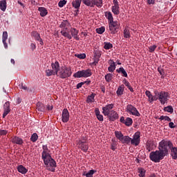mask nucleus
Segmentation results:
<instances>
[{
    "label": "nucleus",
    "instance_id": "20e7f679",
    "mask_svg": "<svg viewBox=\"0 0 177 177\" xmlns=\"http://www.w3.org/2000/svg\"><path fill=\"white\" fill-rule=\"evenodd\" d=\"M70 23L68 22L67 20L63 21L59 25L60 28H63L62 30H61L62 35L65 37V38H68V39H71V35H70V32H67Z\"/></svg>",
    "mask_w": 177,
    "mask_h": 177
},
{
    "label": "nucleus",
    "instance_id": "39448f33",
    "mask_svg": "<svg viewBox=\"0 0 177 177\" xmlns=\"http://www.w3.org/2000/svg\"><path fill=\"white\" fill-rule=\"evenodd\" d=\"M71 68H67L66 66H62L58 71L57 77H59V78H68V77L71 76Z\"/></svg>",
    "mask_w": 177,
    "mask_h": 177
},
{
    "label": "nucleus",
    "instance_id": "f257e3e1",
    "mask_svg": "<svg viewBox=\"0 0 177 177\" xmlns=\"http://www.w3.org/2000/svg\"><path fill=\"white\" fill-rule=\"evenodd\" d=\"M168 145H171V143L167 142L165 140H162L160 142L158 150L150 153V160L153 161V162H160L161 160H164V157L168 156V149H167Z\"/></svg>",
    "mask_w": 177,
    "mask_h": 177
},
{
    "label": "nucleus",
    "instance_id": "8fccbe9b",
    "mask_svg": "<svg viewBox=\"0 0 177 177\" xmlns=\"http://www.w3.org/2000/svg\"><path fill=\"white\" fill-rule=\"evenodd\" d=\"M66 3H67V1H66V0H61L58 3V6L59 8H63V6H64V5H66Z\"/></svg>",
    "mask_w": 177,
    "mask_h": 177
},
{
    "label": "nucleus",
    "instance_id": "4d7b16f0",
    "mask_svg": "<svg viewBox=\"0 0 177 177\" xmlns=\"http://www.w3.org/2000/svg\"><path fill=\"white\" fill-rule=\"evenodd\" d=\"M19 87L21 89H23L24 91H27V89H28L27 86L23 85V84L19 85Z\"/></svg>",
    "mask_w": 177,
    "mask_h": 177
},
{
    "label": "nucleus",
    "instance_id": "a18cd8bd",
    "mask_svg": "<svg viewBox=\"0 0 177 177\" xmlns=\"http://www.w3.org/2000/svg\"><path fill=\"white\" fill-rule=\"evenodd\" d=\"M158 71L160 74L161 78H164V75L165 74V71H164V70L162 69V68H161V66L158 68Z\"/></svg>",
    "mask_w": 177,
    "mask_h": 177
},
{
    "label": "nucleus",
    "instance_id": "864d4df0",
    "mask_svg": "<svg viewBox=\"0 0 177 177\" xmlns=\"http://www.w3.org/2000/svg\"><path fill=\"white\" fill-rule=\"evenodd\" d=\"M156 48H157V46L156 45L151 46L149 47V50L151 53H153V52H154Z\"/></svg>",
    "mask_w": 177,
    "mask_h": 177
},
{
    "label": "nucleus",
    "instance_id": "de8ad7c7",
    "mask_svg": "<svg viewBox=\"0 0 177 177\" xmlns=\"http://www.w3.org/2000/svg\"><path fill=\"white\" fill-rule=\"evenodd\" d=\"M32 142H37L38 140V135L37 133H33L30 138Z\"/></svg>",
    "mask_w": 177,
    "mask_h": 177
},
{
    "label": "nucleus",
    "instance_id": "1a4fd4ad",
    "mask_svg": "<svg viewBox=\"0 0 177 177\" xmlns=\"http://www.w3.org/2000/svg\"><path fill=\"white\" fill-rule=\"evenodd\" d=\"M77 146L85 153H86V151H88V149H89V147L86 145V138L85 137H82V138L77 141Z\"/></svg>",
    "mask_w": 177,
    "mask_h": 177
},
{
    "label": "nucleus",
    "instance_id": "c03bdc74",
    "mask_svg": "<svg viewBox=\"0 0 177 177\" xmlns=\"http://www.w3.org/2000/svg\"><path fill=\"white\" fill-rule=\"evenodd\" d=\"M159 120H160L161 121L165 120V121H168L169 122H171V121H172V120L169 117L164 115L160 116Z\"/></svg>",
    "mask_w": 177,
    "mask_h": 177
},
{
    "label": "nucleus",
    "instance_id": "423d86ee",
    "mask_svg": "<svg viewBox=\"0 0 177 177\" xmlns=\"http://www.w3.org/2000/svg\"><path fill=\"white\" fill-rule=\"evenodd\" d=\"M82 3L86 6H90L91 8H102L103 6V0H82Z\"/></svg>",
    "mask_w": 177,
    "mask_h": 177
},
{
    "label": "nucleus",
    "instance_id": "2eb2a0df",
    "mask_svg": "<svg viewBox=\"0 0 177 177\" xmlns=\"http://www.w3.org/2000/svg\"><path fill=\"white\" fill-rule=\"evenodd\" d=\"M62 122H68V120H70V113L67 109H64L62 111Z\"/></svg>",
    "mask_w": 177,
    "mask_h": 177
},
{
    "label": "nucleus",
    "instance_id": "4c0bfd02",
    "mask_svg": "<svg viewBox=\"0 0 177 177\" xmlns=\"http://www.w3.org/2000/svg\"><path fill=\"white\" fill-rule=\"evenodd\" d=\"M94 57H95V59H100V56H102V53L100 52V50H94Z\"/></svg>",
    "mask_w": 177,
    "mask_h": 177
},
{
    "label": "nucleus",
    "instance_id": "680f3d73",
    "mask_svg": "<svg viewBox=\"0 0 177 177\" xmlns=\"http://www.w3.org/2000/svg\"><path fill=\"white\" fill-rule=\"evenodd\" d=\"M53 109V106H50V105H47L46 106V111H49V110H52Z\"/></svg>",
    "mask_w": 177,
    "mask_h": 177
},
{
    "label": "nucleus",
    "instance_id": "4be33fe9",
    "mask_svg": "<svg viewBox=\"0 0 177 177\" xmlns=\"http://www.w3.org/2000/svg\"><path fill=\"white\" fill-rule=\"evenodd\" d=\"M36 106H37V110H38V111L46 113V106L44 105V104L39 102L37 103Z\"/></svg>",
    "mask_w": 177,
    "mask_h": 177
},
{
    "label": "nucleus",
    "instance_id": "5701e85b",
    "mask_svg": "<svg viewBox=\"0 0 177 177\" xmlns=\"http://www.w3.org/2000/svg\"><path fill=\"white\" fill-rule=\"evenodd\" d=\"M43 152L41 153V158H45L46 157H49L50 155L49 154L48 149L47 145H43Z\"/></svg>",
    "mask_w": 177,
    "mask_h": 177
},
{
    "label": "nucleus",
    "instance_id": "3c124183",
    "mask_svg": "<svg viewBox=\"0 0 177 177\" xmlns=\"http://www.w3.org/2000/svg\"><path fill=\"white\" fill-rule=\"evenodd\" d=\"M75 56L78 59H85V57H86V55H85V53L75 54Z\"/></svg>",
    "mask_w": 177,
    "mask_h": 177
},
{
    "label": "nucleus",
    "instance_id": "c85d7f7f",
    "mask_svg": "<svg viewBox=\"0 0 177 177\" xmlns=\"http://www.w3.org/2000/svg\"><path fill=\"white\" fill-rule=\"evenodd\" d=\"M146 149L148 151H151V150L154 149V143L153 142V141H149L147 142Z\"/></svg>",
    "mask_w": 177,
    "mask_h": 177
},
{
    "label": "nucleus",
    "instance_id": "cd10ccee",
    "mask_svg": "<svg viewBox=\"0 0 177 177\" xmlns=\"http://www.w3.org/2000/svg\"><path fill=\"white\" fill-rule=\"evenodd\" d=\"M138 173L139 177H145L146 176V170L143 167L138 168Z\"/></svg>",
    "mask_w": 177,
    "mask_h": 177
},
{
    "label": "nucleus",
    "instance_id": "79ce46f5",
    "mask_svg": "<svg viewBox=\"0 0 177 177\" xmlns=\"http://www.w3.org/2000/svg\"><path fill=\"white\" fill-rule=\"evenodd\" d=\"M132 122H133L132 118H127L125 120L124 124H125V125H127V127H129V126L132 125Z\"/></svg>",
    "mask_w": 177,
    "mask_h": 177
},
{
    "label": "nucleus",
    "instance_id": "9b49d317",
    "mask_svg": "<svg viewBox=\"0 0 177 177\" xmlns=\"http://www.w3.org/2000/svg\"><path fill=\"white\" fill-rule=\"evenodd\" d=\"M126 111L129 113V114H131V115H136V117H140V113H139L138 109L132 104H128L127 106Z\"/></svg>",
    "mask_w": 177,
    "mask_h": 177
},
{
    "label": "nucleus",
    "instance_id": "37998d69",
    "mask_svg": "<svg viewBox=\"0 0 177 177\" xmlns=\"http://www.w3.org/2000/svg\"><path fill=\"white\" fill-rule=\"evenodd\" d=\"M46 75L47 77H50V75H56V73L50 69H48L46 71Z\"/></svg>",
    "mask_w": 177,
    "mask_h": 177
},
{
    "label": "nucleus",
    "instance_id": "7c9ffc66",
    "mask_svg": "<svg viewBox=\"0 0 177 177\" xmlns=\"http://www.w3.org/2000/svg\"><path fill=\"white\" fill-rule=\"evenodd\" d=\"M131 138L128 136H125L123 137L122 140L121 141L122 143L129 145L131 143Z\"/></svg>",
    "mask_w": 177,
    "mask_h": 177
},
{
    "label": "nucleus",
    "instance_id": "49530a36",
    "mask_svg": "<svg viewBox=\"0 0 177 177\" xmlns=\"http://www.w3.org/2000/svg\"><path fill=\"white\" fill-rule=\"evenodd\" d=\"M164 111H167V113H174V108H172L171 106H168L165 107Z\"/></svg>",
    "mask_w": 177,
    "mask_h": 177
},
{
    "label": "nucleus",
    "instance_id": "774afa93",
    "mask_svg": "<svg viewBox=\"0 0 177 177\" xmlns=\"http://www.w3.org/2000/svg\"><path fill=\"white\" fill-rule=\"evenodd\" d=\"M120 122H122V124H125V118L122 116L120 119Z\"/></svg>",
    "mask_w": 177,
    "mask_h": 177
},
{
    "label": "nucleus",
    "instance_id": "ea45409f",
    "mask_svg": "<svg viewBox=\"0 0 177 177\" xmlns=\"http://www.w3.org/2000/svg\"><path fill=\"white\" fill-rule=\"evenodd\" d=\"M105 80L106 82H110L113 80V74L108 73L105 75Z\"/></svg>",
    "mask_w": 177,
    "mask_h": 177
},
{
    "label": "nucleus",
    "instance_id": "58836bf2",
    "mask_svg": "<svg viewBox=\"0 0 177 177\" xmlns=\"http://www.w3.org/2000/svg\"><path fill=\"white\" fill-rule=\"evenodd\" d=\"M104 49L109 50V49H111L113 48V44L110 42H104Z\"/></svg>",
    "mask_w": 177,
    "mask_h": 177
},
{
    "label": "nucleus",
    "instance_id": "4468645a",
    "mask_svg": "<svg viewBox=\"0 0 177 177\" xmlns=\"http://www.w3.org/2000/svg\"><path fill=\"white\" fill-rule=\"evenodd\" d=\"M113 107H114V104H110L102 107V114L105 116L109 115L113 111Z\"/></svg>",
    "mask_w": 177,
    "mask_h": 177
},
{
    "label": "nucleus",
    "instance_id": "f704fd0d",
    "mask_svg": "<svg viewBox=\"0 0 177 177\" xmlns=\"http://www.w3.org/2000/svg\"><path fill=\"white\" fill-rule=\"evenodd\" d=\"M0 9L3 12L6 10V0H3L0 1Z\"/></svg>",
    "mask_w": 177,
    "mask_h": 177
},
{
    "label": "nucleus",
    "instance_id": "0e129e2a",
    "mask_svg": "<svg viewBox=\"0 0 177 177\" xmlns=\"http://www.w3.org/2000/svg\"><path fill=\"white\" fill-rule=\"evenodd\" d=\"M169 128H175V124H174V122H170L169 123Z\"/></svg>",
    "mask_w": 177,
    "mask_h": 177
},
{
    "label": "nucleus",
    "instance_id": "bb28decb",
    "mask_svg": "<svg viewBox=\"0 0 177 177\" xmlns=\"http://www.w3.org/2000/svg\"><path fill=\"white\" fill-rule=\"evenodd\" d=\"M38 10L40 12V16H41V17H45V16L48 15V10H46V8L39 7Z\"/></svg>",
    "mask_w": 177,
    "mask_h": 177
},
{
    "label": "nucleus",
    "instance_id": "6e6d98bb",
    "mask_svg": "<svg viewBox=\"0 0 177 177\" xmlns=\"http://www.w3.org/2000/svg\"><path fill=\"white\" fill-rule=\"evenodd\" d=\"M123 83L125 85V86H127V88H129V86H131V84H129L126 79L123 80Z\"/></svg>",
    "mask_w": 177,
    "mask_h": 177
},
{
    "label": "nucleus",
    "instance_id": "412c9836",
    "mask_svg": "<svg viewBox=\"0 0 177 177\" xmlns=\"http://www.w3.org/2000/svg\"><path fill=\"white\" fill-rule=\"evenodd\" d=\"M11 142L12 143H14L15 145H23V139L17 136L12 137L11 139Z\"/></svg>",
    "mask_w": 177,
    "mask_h": 177
},
{
    "label": "nucleus",
    "instance_id": "a878e982",
    "mask_svg": "<svg viewBox=\"0 0 177 177\" xmlns=\"http://www.w3.org/2000/svg\"><path fill=\"white\" fill-rule=\"evenodd\" d=\"M17 171L23 175H26V173L28 172V170L22 165H20L17 167Z\"/></svg>",
    "mask_w": 177,
    "mask_h": 177
},
{
    "label": "nucleus",
    "instance_id": "6ab92c4d",
    "mask_svg": "<svg viewBox=\"0 0 177 177\" xmlns=\"http://www.w3.org/2000/svg\"><path fill=\"white\" fill-rule=\"evenodd\" d=\"M145 95H146V96H147L148 100L150 103L154 102V100H157V99H158L157 96H156V95L154 96H153V95H151V92H150V91H146Z\"/></svg>",
    "mask_w": 177,
    "mask_h": 177
},
{
    "label": "nucleus",
    "instance_id": "69168bd1",
    "mask_svg": "<svg viewBox=\"0 0 177 177\" xmlns=\"http://www.w3.org/2000/svg\"><path fill=\"white\" fill-rule=\"evenodd\" d=\"M111 150H115V149H117V145H115V144H112L111 146Z\"/></svg>",
    "mask_w": 177,
    "mask_h": 177
},
{
    "label": "nucleus",
    "instance_id": "e433bc0d",
    "mask_svg": "<svg viewBox=\"0 0 177 177\" xmlns=\"http://www.w3.org/2000/svg\"><path fill=\"white\" fill-rule=\"evenodd\" d=\"M115 136H116L117 139H118L120 142L124 138V135L122 134V133L121 131H115Z\"/></svg>",
    "mask_w": 177,
    "mask_h": 177
},
{
    "label": "nucleus",
    "instance_id": "72a5a7b5",
    "mask_svg": "<svg viewBox=\"0 0 177 177\" xmlns=\"http://www.w3.org/2000/svg\"><path fill=\"white\" fill-rule=\"evenodd\" d=\"M95 93H92L91 95H88L86 99L87 103H93L95 102Z\"/></svg>",
    "mask_w": 177,
    "mask_h": 177
},
{
    "label": "nucleus",
    "instance_id": "aec40b11",
    "mask_svg": "<svg viewBox=\"0 0 177 177\" xmlns=\"http://www.w3.org/2000/svg\"><path fill=\"white\" fill-rule=\"evenodd\" d=\"M107 117H109L110 121H115L118 118V113L113 110Z\"/></svg>",
    "mask_w": 177,
    "mask_h": 177
},
{
    "label": "nucleus",
    "instance_id": "b1692460",
    "mask_svg": "<svg viewBox=\"0 0 177 177\" xmlns=\"http://www.w3.org/2000/svg\"><path fill=\"white\" fill-rule=\"evenodd\" d=\"M81 2H82V0H75L72 2V6H73L75 9H77V12H78L81 6Z\"/></svg>",
    "mask_w": 177,
    "mask_h": 177
},
{
    "label": "nucleus",
    "instance_id": "603ef678",
    "mask_svg": "<svg viewBox=\"0 0 177 177\" xmlns=\"http://www.w3.org/2000/svg\"><path fill=\"white\" fill-rule=\"evenodd\" d=\"M96 172L95 170H90L87 174H86V177H93V174Z\"/></svg>",
    "mask_w": 177,
    "mask_h": 177
},
{
    "label": "nucleus",
    "instance_id": "13d9d810",
    "mask_svg": "<svg viewBox=\"0 0 177 177\" xmlns=\"http://www.w3.org/2000/svg\"><path fill=\"white\" fill-rule=\"evenodd\" d=\"M97 120H99V121H103V115H101V114H100V115H97Z\"/></svg>",
    "mask_w": 177,
    "mask_h": 177
},
{
    "label": "nucleus",
    "instance_id": "c756f323",
    "mask_svg": "<svg viewBox=\"0 0 177 177\" xmlns=\"http://www.w3.org/2000/svg\"><path fill=\"white\" fill-rule=\"evenodd\" d=\"M105 17L108 19L109 23L114 21V19L113 18V14H111V12L110 11L105 12Z\"/></svg>",
    "mask_w": 177,
    "mask_h": 177
},
{
    "label": "nucleus",
    "instance_id": "9d476101",
    "mask_svg": "<svg viewBox=\"0 0 177 177\" xmlns=\"http://www.w3.org/2000/svg\"><path fill=\"white\" fill-rule=\"evenodd\" d=\"M109 27L111 34H117L120 28V22L117 21L109 22Z\"/></svg>",
    "mask_w": 177,
    "mask_h": 177
},
{
    "label": "nucleus",
    "instance_id": "a211bd4d",
    "mask_svg": "<svg viewBox=\"0 0 177 177\" xmlns=\"http://www.w3.org/2000/svg\"><path fill=\"white\" fill-rule=\"evenodd\" d=\"M51 67L53 68V71H54L55 74L57 75L59 70H60V64H59V62L56 61L55 63H52Z\"/></svg>",
    "mask_w": 177,
    "mask_h": 177
},
{
    "label": "nucleus",
    "instance_id": "6e6552de",
    "mask_svg": "<svg viewBox=\"0 0 177 177\" xmlns=\"http://www.w3.org/2000/svg\"><path fill=\"white\" fill-rule=\"evenodd\" d=\"M165 142L170 143L166 146V149L167 151L170 149V156H171L172 160H177V147H174V144L169 140H165Z\"/></svg>",
    "mask_w": 177,
    "mask_h": 177
},
{
    "label": "nucleus",
    "instance_id": "f3484780",
    "mask_svg": "<svg viewBox=\"0 0 177 177\" xmlns=\"http://www.w3.org/2000/svg\"><path fill=\"white\" fill-rule=\"evenodd\" d=\"M70 32L71 34V38L73 37L75 39H76V41H80V37H78L79 31L77 29H75V28H71L70 29Z\"/></svg>",
    "mask_w": 177,
    "mask_h": 177
},
{
    "label": "nucleus",
    "instance_id": "f03ea898",
    "mask_svg": "<svg viewBox=\"0 0 177 177\" xmlns=\"http://www.w3.org/2000/svg\"><path fill=\"white\" fill-rule=\"evenodd\" d=\"M44 165H46V169L47 171H50V172H55L56 171V161L52 158V156H46V158H43Z\"/></svg>",
    "mask_w": 177,
    "mask_h": 177
},
{
    "label": "nucleus",
    "instance_id": "a19ab883",
    "mask_svg": "<svg viewBox=\"0 0 177 177\" xmlns=\"http://www.w3.org/2000/svg\"><path fill=\"white\" fill-rule=\"evenodd\" d=\"M108 70L110 73H113V71L115 70V62H113L112 64H111V65L108 68Z\"/></svg>",
    "mask_w": 177,
    "mask_h": 177
},
{
    "label": "nucleus",
    "instance_id": "473e14b6",
    "mask_svg": "<svg viewBox=\"0 0 177 177\" xmlns=\"http://www.w3.org/2000/svg\"><path fill=\"white\" fill-rule=\"evenodd\" d=\"M117 73L119 74H122L123 77H128V73H127V71H125V69H124L123 67H120L119 69L116 70Z\"/></svg>",
    "mask_w": 177,
    "mask_h": 177
},
{
    "label": "nucleus",
    "instance_id": "09e8293b",
    "mask_svg": "<svg viewBox=\"0 0 177 177\" xmlns=\"http://www.w3.org/2000/svg\"><path fill=\"white\" fill-rule=\"evenodd\" d=\"M106 28H104V27H101V28H98L96 29V32H97V34H103V32H104Z\"/></svg>",
    "mask_w": 177,
    "mask_h": 177
},
{
    "label": "nucleus",
    "instance_id": "f8f14e48",
    "mask_svg": "<svg viewBox=\"0 0 177 177\" xmlns=\"http://www.w3.org/2000/svg\"><path fill=\"white\" fill-rule=\"evenodd\" d=\"M130 143L133 146H139L140 143V132L137 131L134 133L133 138L130 140Z\"/></svg>",
    "mask_w": 177,
    "mask_h": 177
},
{
    "label": "nucleus",
    "instance_id": "ddd939ff",
    "mask_svg": "<svg viewBox=\"0 0 177 177\" xmlns=\"http://www.w3.org/2000/svg\"><path fill=\"white\" fill-rule=\"evenodd\" d=\"M111 11L113 13V15H115L117 16L118 15H120V4L118 3V0L113 1Z\"/></svg>",
    "mask_w": 177,
    "mask_h": 177
},
{
    "label": "nucleus",
    "instance_id": "5fc2aeb1",
    "mask_svg": "<svg viewBox=\"0 0 177 177\" xmlns=\"http://www.w3.org/2000/svg\"><path fill=\"white\" fill-rule=\"evenodd\" d=\"M33 34H35V38L36 41H39L41 39V36H39L38 32H34Z\"/></svg>",
    "mask_w": 177,
    "mask_h": 177
},
{
    "label": "nucleus",
    "instance_id": "c9c22d12",
    "mask_svg": "<svg viewBox=\"0 0 177 177\" xmlns=\"http://www.w3.org/2000/svg\"><path fill=\"white\" fill-rule=\"evenodd\" d=\"M124 38H131V32L128 28H125L123 31Z\"/></svg>",
    "mask_w": 177,
    "mask_h": 177
},
{
    "label": "nucleus",
    "instance_id": "e2e57ef3",
    "mask_svg": "<svg viewBox=\"0 0 177 177\" xmlns=\"http://www.w3.org/2000/svg\"><path fill=\"white\" fill-rule=\"evenodd\" d=\"M95 113L96 116L100 115V111H99V109H97V108H96V109H95Z\"/></svg>",
    "mask_w": 177,
    "mask_h": 177
},
{
    "label": "nucleus",
    "instance_id": "393cba45",
    "mask_svg": "<svg viewBox=\"0 0 177 177\" xmlns=\"http://www.w3.org/2000/svg\"><path fill=\"white\" fill-rule=\"evenodd\" d=\"M6 39H8V32L4 31L3 32L2 41H3V45H4V48L6 49H8V44L6 43Z\"/></svg>",
    "mask_w": 177,
    "mask_h": 177
},
{
    "label": "nucleus",
    "instance_id": "0eeeda50",
    "mask_svg": "<svg viewBox=\"0 0 177 177\" xmlns=\"http://www.w3.org/2000/svg\"><path fill=\"white\" fill-rule=\"evenodd\" d=\"M91 75H92V71L91 69H86L76 72L73 75V77H75V78H88V77H91Z\"/></svg>",
    "mask_w": 177,
    "mask_h": 177
},
{
    "label": "nucleus",
    "instance_id": "052dcab7",
    "mask_svg": "<svg viewBox=\"0 0 177 177\" xmlns=\"http://www.w3.org/2000/svg\"><path fill=\"white\" fill-rule=\"evenodd\" d=\"M84 84H85V82H80L79 84H77V89H80V88L82 87V85H84Z\"/></svg>",
    "mask_w": 177,
    "mask_h": 177
},
{
    "label": "nucleus",
    "instance_id": "bf43d9fd",
    "mask_svg": "<svg viewBox=\"0 0 177 177\" xmlns=\"http://www.w3.org/2000/svg\"><path fill=\"white\" fill-rule=\"evenodd\" d=\"M6 133H8V131H6V130H0V136L6 135Z\"/></svg>",
    "mask_w": 177,
    "mask_h": 177
},
{
    "label": "nucleus",
    "instance_id": "2f4dec72",
    "mask_svg": "<svg viewBox=\"0 0 177 177\" xmlns=\"http://www.w3.org/2000/svg\"><path fill=\"white\" fill-rule=\"evenodd\" d=\"M124 89H125V86L124 85H121L118 88L116 93L118 96H121L124 93Z\"/></svg>",
    "mask_w": 177,
    "mask_h": 177
},
{
    "label": "nucleus",
    "instance_id": "7ed1b4c3",
    "mask_svg": "<svg viewBox=\"0 0 177 177\" xmlns=\"http://www.w3.org/2000/svg\"><path fill=\"white\" fill-rule=\"evenodd\" d=\"M154 94L156 96L157 100H159L162 104L168 103V100H169V93L168 92L155 91Z\"/></svg>",
    "mask_w": 177,
    "mask_h": 177
},
{
    "label": "nucleus",
    "instance_id": "338daca9",
    "mask_svg": "<svg viewBox=\"0 0 177 177\" xmlns=\"http://www.w3.org/2000/svg\"><path fill=\"white\" fill-rule=\"evenodd\" d=\"M149 5H154V0H147Z\"/></svg>",
    "mask_w": 177,
    "mask_h": 177
},
{
    "label": "nucleus",
    "instance_id": "dca6fc26",
    "mask_svg": "<svg viewBox=\"0 0 177 177\" xmlns=\"http://www.w3.org/2000/svg\"><path fill=\"white\" fill-rule=\"evenodd\" d=\"M10 113V103L6 102L3 105V118H5Z\"/></svg>",
    "mask_w": 177,
    "mask_h": 177
}]
</instances>
